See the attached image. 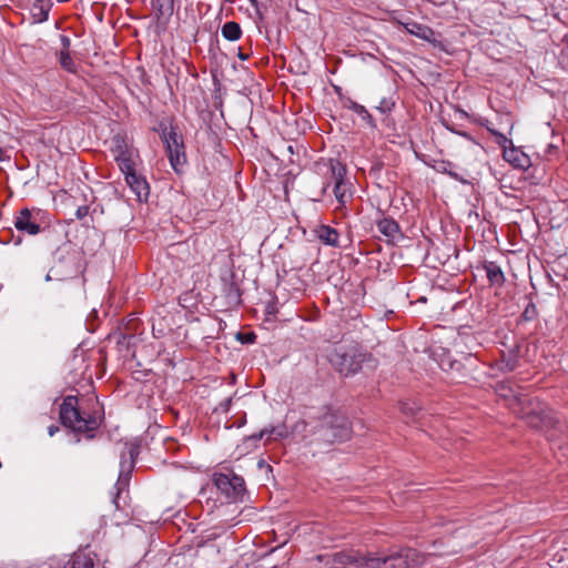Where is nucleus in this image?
Wrapping results in <instances>:
<instances>
[{
  "instance_id": "nucleus-1",
  "label": "nucleus",
  "mask_w": 568,
  "mask_h": 568,
  "mask_svg": "<svg viewBox=\"0 0 568 568\" xmlns=\"http://www.w3.org/2000/svg\"><path fill=\"white\" fill-rule=\"evenodd\" d=\"M312 443L332 445L351 437V425L347 416L332 406H323L311 422Z\"/></svg>"
},
{
  "instance_id": "nucleus-2",
  "label": "nucleus",
  "mask_w": 568,
  "mask_h": 568,
  "mask_svg": "<svg viewBox=\"0 0 568 568\" xmlns=\"http://www.w3.org/2000/svg\"><path fill=\"white\" fill-rule=\"evenodd\" d=\"M61 424L75 433H85L88 438L94 437V432L100 427L101 420L91 414H85L78 407V398L75 396L64 397L60 406Z\"/></svg>"
},
{
  "instance_id": "nucleus-3",
  "label": "nucleus",
  "mask_w": 568,
  "mask_h": 568,
  "mask_svg": "<svg viewBox=\"0 0 568 568\" xmlns=\"http://www.w3.org/2000/svg\"><path fill=\"white\" fill-rule=\"evenodd\" d=\"M520 416L527 424L540 430H548L557 427L556 414L542 402L531 397H516Z\"/></svg>"
},
{
  "instance_id": "nucleus-4",
  "label": "nucleus",
  "mask_w": 568,
  "mask_h": 568,
  "mask_svg": "<svg viewBox=\"0 0 568 568\" xmlns=\"http://www.w3.org/2000/svg\"><path fill=\"white\" fill-rule=\"evenodd\" d=\"M367 354L356 345L337 346L328 355L332 366L342 375L349 376L358 373Z\"/></svg>"
},
{
  "instance_id": "nucleus-5",
  "label": "nucleus",
  "mask_w": 568,
  "mask_h": 568,
  "mask_svg": "<svg viewBox=\"0 0 568 568\" xmlns=\"http://www.w3.org/2000/svg\"><path fill=\"white\" fill-rule=\"evenodd\" d=\"M213 484L231 501L242 500L246 491L243 477L233 471L214 474Z\"/></svg>"
},
{
  "instance_id": "nucleus-6",
  "label": "nucleus",
  "mask_w": 568,
  "mask_h": 568,
  "mask_svg": "<svg viewBox=\"0 0 568 568\" xmlns=\"http://www.w3.org/2000/svg\"><path fill=\"white\" fill-rule=\"evenodd\" d=\"M138 454H139V448L136 446H130L128 449V453H123L121 455V463H120L121 469H120V474H119V478H118V483H116L118 494L113 499V503L118 509L120 508V506L118 504L119 495H120L121 490H123L128 486L130 474L134 466V459L138 456Z\"/></svg>"
},
{
  "instance_id": "nucleus-7",
  "label": "nucleus",
  "mask_w": 568,
  "mask_h": 568,
  "mask_svg": "<svg viewBox=\"0 0 568 568\" xmlns=\"http://www.w3.org/2000/svg\"><path fill=\"white\" fill-rule=\"evenodd\" d=\"M204 293H209L205 287L192 286L179 295V304L186 310L197 308L200 304H204V301L210 297L209 294Z\"/></svg>"
},
{
  "instance_id": "nucleus-8",
  "label": "nucleus",
  "mask_w": 568,
  "mask_h": 568,
  "mask_svg": "<svg viewBox=\"0 0 568 568\" xmlns=\"http://www.w3.org/2000/svg\"><path fill=\"white\" fill-rule=\"evenodd\" d=\"M163 140L166 144L170 162L176 170L178 165L184 161L183 144L179 141L178 134L172 129L169 132H163Z\"/></svg>"
},
{
  "instance_id": "nucleus-9",
  "label": "nucleus",
  "mask_w": 568,
  "mask_h": 568,
  "mask_svg": "<svg viewBox=\"0 0 568 568\" xmlns=\"http://www.w3.org/2000/svg\"><path fill=\"white\" fill-rule=\"evenodd\" d=\"M475 280L487 278L491 284H500L505 281L504 273L499 265L494 262H486L476 266L474 272Z\"/></svg>"
},
{
  "instance_id": "nucleus-10",
  "label": "nucleus",
  "mask_w": 568,
  "mask_h": 568,
  "mask_svg": "<svg viewBox=\"0 0 568 568\" xmlns=\"http://www.w3.org/2000/svg\"><path fill=\"white\" fill-rule=\"evenodd\" d=\"M417 557L415 549H403L399 552L387 556V568H409L418 562Z\"/></svg>"
},
{
  "instance_id": "nucleus-11",
  "label": "nucleus",
  "mask_w": 568,
  "mask_h": 568,
  "mask_svg": "<svg viewBox=\"0 0 568 568\" xmlns=\"http://www.w3.org/2000/svg\"><path fill=\"white\" fill-rule=\"evenodd\" d=\"M125 182L131 187V190L136 194L139 201H146L149 196V185L146 181L136 175L135 170H129L124 172Z\"/></svg>"
},
{
  "instance_id": "nucleus-12",
  "label": "nucleus",
  "mask_w": 568,
  "mask_h": 568,
  "mask_svg": "<svg viewBox=\"0 0 568 568\" xmlns=\"http://www.w3.org/2000/svg\"><path fill=\"white\" fill-rule=\"evenodd\" d=\"M358 552L354 551H339L333 555L326 556L325 566L327 568H345L348 565L357 568Z\"/></svg>"
},
{
  "instance_id": "nucleus-13",
  "label": "nucleus",
  "mask_w": 568,
  "mask_h": 568,
  "mask_svg": "<svg viewBox=\"0 0 568 568\" xmlns=\"http://www.w3.org/2000/svg\"><path fill=\"white\" fill-rule=\"evenodd\" d=\"M378 231L387 239L389 243L399 244L404 241L398 224L390 219H383L377 224Z\"/></svg>"
},
{
  "instance_id": "nucleus-14",
  "label": "nucleus",
  "mask_w": 568,
  "mask_h": 568,
  "mask_svg": "<svg viewBox=\"0 0 568 568\" xmlns=\"http://www.w3.org/2000/svg\"><path fill=\"white\" fill-rule=\"evenodd\" d=\"M222 292V296H215L220 306L232 307L240 304L242 293L239 286H223Z\"/></svg>"
},
{
  "instance_id": "nucleus-15",
  "label": "nucleus",
  "mask_w": 568,
  "mask_h": 568,
  "mask_svg": "<svg viewBox=\"0 0 568 568\" xmlns=\"http://www.w3.org/2000/svg\"><path fill=\"white\" fill-rule=\"evenodd\" d=\"M332 176L335 181L334 185V194L335 197L338 200L339 203H344V196H345V185L343 181V176L345 174V168L341 164H332Z\"/></svg>"
},
{
  "instance_id": "nucleus-16",
  "label": "nucleus",
  "mask_w": 568,
  "mask_h": 568,
  "mask_svg": "<svg viewBox=\"0 0 568 568\" xmlns=\"http://www.w3.org/2000/svg\"><path fill=\"white\" fill-rule=\"evenodd\" d=\"M14 225L20 231H26L29 234H38L40 231V226L31 221V212L28 209H23L20 211Z\"/></svg>"
},
{
  "instance_id": "nucleus-17",
  "label": "nucleus",
  "mask_w": 568,
  "mask_h": 568,
  "mask_svg": "<svg viewBox=\"0 0 568 568\" xmlns=\"http://www.w3.org/2000/svg\"><path fill=\"white\" fill-rule=\"evenodd\" d=\"M135 154H136V151L133 150L132 148H129L128 150L122 151L121 153L114 155V159L118 162V164L123 173L129 170L134 169L135 163H134L133 159H134Z\"/></svg>"
},
{
  "instance_id": "nucleus-18",
  "label": "nucleus",
  "mask_w": 568,
  "mask_h": 568,
  "mask_svg": "<svg viewBox=\"0 0 568 568\" xmlns=\"http://www.w3.org/2000/svg\"><path fill=\"white\" fill-rule=\"evenodd\" d=\"M497 392L499 394V396L504 397L505 399H511L513 400V408H515V406H517V398L516 397H528L527 395H523L520 392H519V386H511V385H508L506 383H500L498 384V388H497Z\"/></svg>"
},
{
  "instance_id": "nucleus-19",
  "label": "nucleus",
  "mask_w": 568,
  "mask_h": 568,
  "mask_svg": "<svg viewBox=\"0 0 568 568\" xmlns=\"http://www.w3.org/2000/svg\"><path fill=\"white\" fill-rule=\"evenodd\" d=\"M69 568H94V561L89 554L74 552L68 561Z\"/></svg>"
},
{
  "instance_id": "nucleus-20",
  "label": "nucleus",
  "mask_w": 568,
  "mask_h": 568,
  "mask_svg": "<svg viewBox=\"0 0 568 568\" xmlns=\"http://www.w3.org/2000/svg\"><path fill=\"white\" fill-rule=\"evenodd\" d=\"M405 29L410 33L420 39L430 41L434 37V31L432 28L417 23V22H408L405 23Z\"/></svg>"
},
{
  "instance_id": "nucleus-21",
  "label": "nucleus",
  "mask_w": 568,
  "mask_h": 568,
  "mask_svg": "<svg viewBox=\"0 0 568 568\" xmlns=\"http://www.w3.org/2000/svg\"><path fill=\"white\" fill-rule=\"evenodd\" d=\"M357 568H387V557L379 558L372 555L362 556L358 554Z\"/></svg>"
},
{
  "instance_id": "nucleus-22",
  "label": "nucleus",
  "mask_w": 568,
  "mask_h": 568,
  "mask_svg": "<svg viewBox=\"0 0 568 568\" xmlns=\"http://www.w3.org/2000/svg\"><path fill=\"white\" fill-rule=\"evenodd\" d=\"M316 233H317L318 239L323 243H325L327 245H332V246H337L338 233L336 232L335 229H332L326 225H322L318 227Z\"/></svg>"
},
{
  "instance_id": "nucleus-23",
  "label": "nucleus",
  "mask_w": 568,
  "mask_h": 568,
  "mask_svg": "<svg viewBox=\"0 0 568 568\" xmlns=\"http://www.w3.org/2000/svg\"><path fill=\"white\" fill-rule=\"evenodd\" d=\"M241 33L240 24L234 21L226 22L222 27V36L230 41L237 40L241 37Z\"/></svg>"
},
{
  "instance_id": "nucleus-24",
  "label": "nucleus",
  "mask_w": 568,
  "mask_h": 568,
  "mask_svg": "<svg viewBox=\"0 0 568 568\" xmlns=\"http://www.w3.org/2000/svg\"><path fill=\"white\" fill-rule=\"evenodd\" d=\"M265 435L274 438H282L286 435V430L283 427H272L270 429H262L258 434L253 435L254 439H262Z\"/></svg>"
},
{
  "instance_id": "nucleus-25",
  "label": "nucleus",
  "mask_w": 568,
  "mask_h": 568,
  "mask_svg": "<svg viewBox=\"0 0 568 568\" xmlns=\"http://www.w3.org/2000/svg\"><path fill=\"white\" fill-rule=\"evenodd\" d=\"M130 146L123 135L116 134L112 139V153L116 155L122 151L128 150Z\"/></svg>"
},
{
  "instance_id": "nucleus-26",
  "label": "nucleus",
  "mask_w": 568,
  "mask_h": 568,
  "mask_svg": "<svg viewBox=\"0 0 568 568\" xmlns=\"http://www.w3.org/2000/svg\"><path fill=\"white\" fill-rule=\"evenodd\" d=\"M60 64L63 69H65L69 72H74V63L69 54V51L61 50L60 52Z\"/></svg>"
},
{
  "instance_id": "nucleus-27",
  "label": "nucleus",
  "mask_w": 568,
  "mask_h": 568,
  "mask_svg": "<svg viewBox=\"0 0 568 568\" xmlns=\"http://www.w3.org/2000/svg\"><path fill=\"white\" fill-rule=\"evenodd\" d=\"M349 108L352 110H354L363 119L367 120L371 125H374L372 115L367 112V110L363 105H361L356 102H352Z\"/></svg>"
},
{
  "instance_id": "nucleus-28",
  "label": "nucleus",
  "mask_w": 568,
  "mask_h": 568,
  "mask_svg": "<svg viewBox=\"0 0 568 568\" xmlns=\"http://www.w3.org/2000/svg\"><path fill=\"white\" fill-rule=\"evenodd\" d=\"M281 303L280 297L273 294L270 301L266 302L265 312L267 315H275L277 313V304Z\"/></svg>"
},
{
  "instance_id": "nucleus-29",
  "label": "nucleus",
  "mask_w": 568,
  "mask_h": 568,
  "mask_svg": "<svg viewBox=\"0 0 568 568\" xmlns=\"http://www.w3.org/2000/svg\"><path fill=\"white\" fill-rule=\"evenodd\" d=\"M165 2H168V4H169L166 10L172 11V9H173L172 0H152V4L156 9L159 17L164 14Z\"/></svg>"
},
{
  "instance_id": "nucleus-30",
  "label": "nucleus",
  "mask_w": 568,
  "mask_h": 568,
  "mask_svg": "<svg viewBox=\"0 0 568 568\" xmlns=\"http://www.w3.org/2000/svg\"><path fill=\"white\" fill-rule=\"evenodd\" d=\"M400 409L405 415L415 416L420 408L414 402H405L402 403Z\"/></svg>"
},
{
  "instance_id": "nucleus-31",
  "label": "nucleus",
  "mask_w": 568,
  "mask_h": 568,
  "mask_svg": "<svg viewBox=\"0 0 568 568\" xmlns=\"http://www.w3.org/2000/svg\"><path fill=\"white\" fill-rule=\"evenodd\" d=\"M332 295H333V297H336V300L341 304H347L348 303V296L345 293V291L343 290V286H333Z\"/></svg>"
},
{
  "instance_id": "nucleus-32",
  "label": "nucleus",
  "mask_w": 568,
  "mask_h": 568,
  "mask_svg": "<svg viewBox=\"0 0 568 568\" xmlns=\"http://www.w3.org/2000/svg\"><path fill=\"white\" fill-rule=\"evenodd\" d=\"M523 316L526 321H531L535 318L536 316V308H535V305L532 303L528 304V306L526 307V310L524 311L523 313Z\"/></svg>"
},
{
  "instance_id": "nucleus-33",
  "label": "nucleus",
  "mask_w": 568,
  "mask_h": 568,
  "mask_svg": "<svg viewBox=\"0 0 568 568\" xmlns=\"http://www.w3.org/2000/svg\"><path fill=\"white\" fill-rule=\"evenodd\" d=\"M237 338L242 343H254L255 338H256V335L254 333H247V334L239 333L237 334Z\"/></svg>"
},
{
  "instance_id": "nucleus-34",
  "label": "nucleus",
  "mask_w": 568,
  "mask_h": 568,
  "mask_svg": "<svg viewBox=\"0 0 568 568\" xmlns=\"http://www.w3.org/2000/svg\"><path fill=\"white\" fill-rule=\"evenodd\" d=\"M365 291L364 286H358V288L355 291L354 295L351 297L352 302H357L359 297L364 296Z\"/></svg>"
},
{
  "instance_id": "nucleus-35",
  "label": "nucleus",
  "mask_w": 568,
  "mask_h": 568,
  "mask_svg": "<svg viewBox=\"0 0 568 568\" xmlns=\"http://www.w3.org/2000/svg\"><path fill=\"white\" fill-rule=\"evenodd\" d=\"M231 404H232V398L229 397L225 400H223L222 403H220V409L224 413H227L230 410Z\"/></svg>"
},
{
  "instance_id": "nucleus-36",
  "label": "nucleus",
  "mask_w": 568,
  "mask_h": 568,
  "mask_svg": "<svg viewBox=\"0 0 568 568\" xmlns=\"http://www.w3.org/2000/svg\"><path fill=\"white\" fill-rule=\"evenodd\" d=\"M60 40H61V44H62V50L68 51V49L70 47V39L67 36H61Z\"/></svg>"
},
{
  "instance_id": "nucleus-37",
  "label": "nucleus",
  "mask_w": 568,
  "mask_h": 568,
  "mask_svg": "<svg viewBox=\"0 0 568 568\" xmlns=\"http://www.w3.org/2000/svg\"><path fill=\"white\" fill-rule=\"evenodd\" d=\"M88 214V206H80L77 211V216L79 219H82L83 216H85Z\"/></svg>"
},
{
  "instance_id": "nucleus-38",
  "label": "nucleus",
  "mask_w": 568,
  "mask_h": 568,
  "mask_svg": "<svg viewBox=\"0 0 568 568\" xmlns=\"http://www.w3.org/2000/svg\"><path fill=\"white\" fill-rule=\"evenodd\" d=\"M59 429H60L59 426L51 425V426L48 427V434L50 436H53V435H55L59 432Z\"/></svg>"
},
{
  "instance_id": "nucleus-39",
  "label": "nucleus",
  "mask_w": 568,
  "mask_h": 568,
  "mask_svg": "<svg viewBox=\"0 0 568 568\" xmlns=\"http://www.w3.org/2000/svg\"><path fill=\"white\" fill-rule=\"evenodd\" d=\"M257 466H258V468L266 467L268 470H272L271 466L266 465L265 460H263V459L258 460Z\"/></svg>"
},
{
  "instance_id": "nucleus-40",
  "label": "nucleus",
  "mask_w": 568,
  "mask_h": 568,
  "mask_svg": "<svg viewBox=\"0 0 568 568\" xmlns=\"http://www.w3.org/2000/svg\"><path fill=\"white\" fill-rule=\"evenodd\" d=\"M507 367H508L509 371H514L515 364L514 363L513 364L507 363Z\"/></svg>"
},
{
  "instance_id": "nucleus-41",
  "label": "nucleus",
  "mask_w": 568,
  "mask_h": 568,
  "mask_svg": "<svg viewBox=\"0 0 568 568\" xmlns=\"http://www.w3.org/2000/svg\"><path fill=\"white\" fill-rule=\"evenodd\" d=\"M239 57H240V59H242V60H246V59H247V55H245V54H244V53H242V52H240V53H239Z\"/></svg>"
},
{
  "instance_id": "nucleus-42",
  "label": "nucleus",
  "mask_w": 568,
  "mask_h": 568,
  "mask_svg": "<svg viewBox=\"0 0 568 568\" xmlns=\"http://www.w3.org/2000/svg\"><path fill=\"white\" fill-rule=\"evenodd\" d=\"M417 301L422 302V303H425L427 301V298H426V296H420Z\"/></svg>"
},
{
  "instance_id": "nucleus-43",
  "label": "nucleus",
  "mask_w": 568,
  "mask_h": 568,
  "mask_svg": "<svg viewBox=\"0 0 568 568\" xmlns=\"http://www.w3.org/2000/svg\"><path fill=\"white\" fill-rule=\"evenodd\" d=\"M3 154H4V151L0 148V161L3 160Z\"/></svg>"
},
{
  "instance_id": "nucleus-44",
  "label": "nucleus",
  "mask_w": 568,
  "mask_h": 568,
  "mask_svg": "<svg viewBox=\"0 0 568 568\" xmlns=\"http://www.w3.org/2000/svg\"><path fill=\"white\" fill-rule=\"evenodd\" d=\"M378 109H379L382 112H385V110H386L387 108H386V106L381 105V106H378Z\"/></svg>"
},
{
  "instance_id": "nucleus-45",
  "label": "nucleus",
  "mask_w": 568,
  "mask_h": 568,
  "mask_svg": "<svg viewBox=\"0 0 568 568\" xmlns=\"http://www.w3.org/2000/svg\"><path fill=\"white\" fill-rule=\"evenodd\" d=\"M45 281H51V277L49 274L45 276Z\"/></svg>"
}]
</instances>
